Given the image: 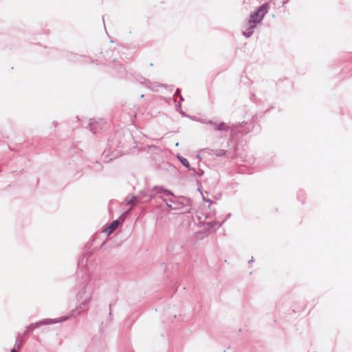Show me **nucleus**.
<instances>
[{
    "instance_id": "f257e3e1",
    "label": "nucleus",
    "mask_w": 352,
    "mask_h": 352,
    "mask_svg": "<svg viewBox=\"0 0 352 352\" xmlns=\"http://www.w3.org/2000/svg\"><path fill=\"white\" fill-rule=\"evenodd\" d=\"M267 12V6L263 5L261 6L259 9L252 14L250 16V18L249 19V24L248 28H253L255 26L256 23H258L261 22L262 19L263 18L264 15Z\"/></svg>"
},
{
    "instance_id": "f03ea898",
    "label": "nucleus",
    "mask_w": 352,
    "mask_h": 352,
    "mask_svg": "<svg viewBox=\"0 0 352 352\" xmlns=\"http://www.w3.org/2000/svg\"><path fill=\"white\" fill-rule=\"evenodd\" d=\"M118 225L119 221L118 220L113 221L109 227L104 230V232L108 235L111 234L118 227Z\"/></svg>"
},
{
    "instance_id": "7ed1b4c3",
    "label": "nucleus",
    "mask_w": 352,
    "mask_h": 352,
    "mask_svg": "<svg viewBox=\"0 0 352 352\" xmlns=\"http://www.w3.org/2000/svg\"><path fill=\"white\" fill-rule=\"evenodd\" d=\"M178 159L181 162V163L186 168H190V164L188 161L187 159L183 157H181V156H178Z\"/></svg>"
},
{
    "instance_id": "20e7f679",
    "label": "nucleus",
    "mask_w": 352,
    "mask_h": 352,
    "mask_svg": "<svg viewBox=\"0 0 352 352\" xmlns=\"http://www.w3.org/2000/svg\"><path fill=\"white\" fill-rule=\"evenodd\" d=\"M244 34H245L247 37H249V36H250L251 33H249V34H245V33H244Z\"/></svg>"
},
{
    "instance_id": "39448f33",
    "label": "nucleus",
    "mask_w": 352,
    "mask_h": 352,
    "mask_svg": "<svg viewBox=\"0 0 352 352\" xmlns=\"http://www.w3.org/2000/svg\"><path fill=\"white\" fill-rule=\"evenodd\" d=\"M10 352H16V351L15 349H12V350H11Z\"/></svg>"
}]
</instances>
